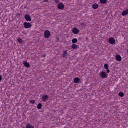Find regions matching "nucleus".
<instances>
[{
	"label": "nucleus",
	"mask_w": 128,
	"mask_h": 128,
	"mask_svg": "<svg viewBox=\"0 0 128 128\" xmlns=\"http://www.w3.org/2000/svg\"><path fill=\"white\" fill-rule=\"evenodd\" d=\"M44 36L45 38H48L50 36V32L48 30H46L44 32Z\"/></svg>",
	"instance_id": "1"
},
{
	"label": "nucleus",
	"mask_w": 128,
	"mask_h": 128,
	"mask_svg": "<svg viewBox=\"0 0 128 128\" xmlns=\"http://www.w3.org/2000/svg\"><path fill=\"white\" fill-rule=\"evenodd\" d=\"M108 42L110 44H116V40L112 38H109Z\"/></svg>",
	"instance_id": "2"
},
{
	"label": "nucleus",
	"mask_w": 128,
	"mask_h": 128,
	"mask_svg": "<svg viewBox=\"0 0 128 128\" xmlns=\"http://www.w3.org/2000/svg\"><path fill=\"white\" fill-rule=\"evenodd\" d=\"M72 32L74 34H78L80 33V30L76 28H74L72 29Z\"/></svg>",
	"instance_id": "3"
},
{
	"label": "nucleus",
	"mask_w": 128,
	"mask_h": 128,
	"mask_svg": "<svg viewBox=\"0 0 128 128\" xmlns=\"http://www.w3.org/2000/svg\"><path fill=\"white\" fill-rule=\"evenodd\" d=\"M24 24L26 28H32V24H30V22H24Z\"/></svg>",
	"instance_id": "4"
},
{
	"label": "nucleus",
	"mask_w": 128,
	"mask_h": 128,
	"mask_svg": "<svg viewBox=\"0 0 128 128\" xmlns=\"http://www.w3.org/2000/svg\"><path fill=\"white\" fill-rule=\"evenodd\" d=\"M42 98V102H46V100H48V94L43 95Z\"/></svg>",
	"instance_id": "5"
},
{
	"label": "nucleus",
	"mask_w": 128,
	"mask_h": 128,
	"mask_svg": "<svg viewBox=\"0 0 128 128\" xmlns=\"http://www.w3.org/2000/svg\"><path fill=\"white\" fill-rule=\"evenodd\" d=\"M24 18L27 20V22H30L32 20V18H30V16L28 14H26L24 16Z\"/></svg>",
	"instance_id": "6"
},
{
	"label": "nucleus",
	"mask_w": 128,
	"mask_h": 128,
	"mask_svg": "<svg viewBox=\"0 0 128 128\" xmlns=\"http://www.w3.org/2000/svg\"><path fill=\"white\" fill-rule=\"evenodd\" d=\"M58 8L59 10H63L64 8V4L62 3H60L58 4Z\"/></svg>",
	"instance_id": "7"
},
{
	"label": "nucleus",
	"mask_w": 128,
	"mask_h": 128,
	"mask_svg": "<svg viewBox=\"0 0 128 128\" xmlns=\"http://www.w3.org/2000/svg\"><path fill=\"white\" fill-rule=\"evenodd\" d=\"M100 77L102 78H106V72L102 71L101 72L100 74Z\"/></svg>",
	"instance_id": "8"
},
{
	"label": "nucleus",
	"mask_w": 128,
	"mask_h": 128,
	"mask_svg": "<svg viewBox=\"0 0 128 128\" xmlns=\"http://www.w3.org/2000/svg\"><path fill=\"white\" fill-rule=\"evenodd\" d=\"M80 78H74V84H78L80 82Z\"/></svg>",
	"instance_id": "9"
},
{
	"label": "nucleus",
	"mask_w": 128,
	"mask_h": 128,
	"mask_svg": "<svg viewBox=\"0 0 128 128\" xmlns=\"http://www.w3.org/2000/svg\"><path fill=\"white\" fill-rule=\"evenodd\" d=\"M116 60H118V62H120L122 60V57L120 56V55L117 54L116 56Z\"/></svg>",
	"instance_id": "10"
},
{
	"label": "nucleus",
	"mask_w": 128,
	"mask_h": 128,
	"mask_svg": "<svg viewBox=\"0 0 128 128\" xmlns=\"http://www.w3.org/2000/svg\"><path fill=\"white\" fill-rule=\"evenodd\" d=\"M126 14H128V9H126L122 12V16H126Z\"/></svg>",
	"instance_id": "11"
},
{
	"label": "nucleus",
	"mask_w": 128,
	"mask_h": 128,
	"mask_svg": "<svg viewBox=\"0 0 128 128\" xmlns=\"http://www.w3.org/2000/svg\"><path fill=\"white\" fill-rule=\"evenodd\" d=\"M92 6L94 10H96L98 8V4L94 3L92 4Z\"/></svg>",
	"instance_id": "12"
},
{
	"label": "nucleus",
	"mask_w": 128,
	"mask_h": 128,
	"mask_svg": "<svg viewBox=\"0 0 128 128\" xmlns=\"http://www.w3.org/2000/svg\"><path fill=\"white\" fill-rule=\"evenodd\" d=\"M68 54V50H65L63 52V53L62 54V56L63 58H66Z\"/></svg>",
	"instance_id": "13"
},
{
	"label": "nucleus",
	"mask_w": 128,
	"mask_h": 128,
	"mask_svg": "<svg viewBox=\"0 0 128 128\" xmlns=\"http://www.w3.org/2000/svg\"><path fill=\"white\" fill-rule=\"evenodd\" d=\"M71 48H72L73 50H76V48H78V46L74 44L71 46Z\"/></svg>",
	"instance_id": "14"
},
{
	"label": "nucleus",
	"mask_w": 128,
	"mask_h": 128,
	"mask_svg": "<svg viewBox=\"0 0 128 128\" xmlns=\"http://www.w3.org/2000/svg\"><path fill=\"white\" fill-rule=\"evenodd\" d=\"M23 64L26 68H28V66H30V64L26 62H23Z\"/></svg>",
	"instance_id": "15"
},
{
	"label": "nucleus",
	"mask_w": 128,
	"mask_h": 128,
	"mask_svg": "<svg viewBox=\"0 0 128 128\" xmlns=\"http://www.w3.org/2000/svg\"><path fill=\"white\" fill-rule=\"evenodd\" d=\"M17 42H18V44H22V42H23L22 39L20 38H18L17 39Z\"/></svg>",
	"instance_id": "16"
},
{
	"label": "nucleus",
	"mask_w": 128,
	"mask_h": 128,
	"mask_svg": "<svg viewBox=\"0 0 128 128\" xmlns=\"http://www.w3.org/2000/svg\"><path fill=\"white\" fill-rule=\"evenodd\" d=\"M100 4H106L108 2V0H100Z\"/></svg>",
	"instance_id": "17"
},
{
	"label": "nucleus",
	"mask_w": 128,
	"mask_h": 128,
	"mask_svg": "<svg viewBox=\"0 0 128 128\" xmlns=\"http://www.w3.org/2000/svg\"><path fill=\"white\" fill-rule=\"evenodd\" d=\"M42 106V104L39 103L37 106V108H38V110H41Z\"/></svg>",
	"instance_id": "18"
},
{
	"label": "nucleus",
	"mask_w": 128,
	"mask_h": 128,
	"mask_svg": "<svg viewBox=\"0 0 128 128\" xmlns=\"http://www.w3.org/2000/svg\"><path fill=\"white\" fill-rule=\"evenodd\" d=\"M72 42L73 44L78 42V39L76 38H73L72 40Z\"/></svg>",
	"instance_id": "19"
},
{
	"label": "nucleus",
	"mask_w": 128,
	"mask_h": 128,
	"mask_svg": "<svg viewBox=\"0 0 128 128\" xmlns=\"http://www.w3.org/2000/svg\"><path fill=\"white\" fill-rule=\"evenodd\" d=\"M118 96H119L122 98L124 96V94L123 92H120L118 93Z\"/></svg>",
	"instance_id": "20"
},
{
	"label": "nucleus",
	"mask_w": 128,
	"mask_h": 128,
	"mask_svg": "<svg viewBox=\"0 0 128 128\" xmlns=\"http://www.w3.org/2000/svg\"><path fill=\"white\" fill-rule=\"evenodd\" d=\"M26 128H32V126L30 124H28L26 126Z\"/></svg>",
	"instance_id": "21"
},
{
	"label": "nucleus",
	"mask_w": 128,
	"mask_h": 128,
	"mask_svg": "<svg viewBox=\"0 0 128 128\" xmlns=\"http://www.w3.org/2000/svg\"><path fill=\"white\" fill-rule=\"evenodd\" d=\"M104 68L105 69L108 68V64H104Z\"/></svg>",
	"instance_id": "22"
},
{
	"label": "nucleus",
	"mask_w": 128,
	"mask_h": 128,
	"mask_svg": "<svg viewBox=\"0 0 128 128\" xmlns=\"http://www.w3.org/2000/svg\"><path fill=\"white\" fill-rule=\"evenodd\" d=\"M20 14L18 13V14H16V18H20Z\"/></svg>",
	"instance_id": "23"
},
{
	"label": "nucleus",
	"mask_w": 128,
	"mask_h": 128,
	"mask_svg": "<svg viewBox=\"0 0 128 128\" xmlns=\"http://www.w3.org/2000/svg\"><path fill=\"white\" fill-rule=\"evenodd\" d=\"M106 70L107 74H110V69H108V68H107Z\"/></svg>",
	"instance_id": "24"
},
{
	"label": "nucleus",
	"mask_w": 128,
	"mask_h": 128,
	"mask_svg": "<svg viewBox=\"0 0 128 128\" xmlns=\"http://www.w3.org/2000/svg\"><path fill=\"white\" fill-rule=\"evenodd\" d=\"M56 39L57 40L56 42H58L60 40V38L58 37H56Z\"/></svg>",
	"instance_id": "25"
},
{
	"label": "nucleus",
	"mask_w": 128,
	"mask_h": 128,
	"mask_svg": "<svg viewBox=\"0 0 128 128\" xmlns=\"http://www.w3.org/2000/svg\"><path fill=\"white\" fill-rule=\"evenodd\" d=\"M86 42H88V38L86 37Z\"/></svg>",
	"instance_id": "26"
},
{
	"label": "nucleus",
	"mask_w": 128,
	"mask_h": 128,
	"mask_svg": "<svg viewBox=\"0 0 128 128\" xmlns=\"http://www.w3.org/2000/svg\"><path fill=\"white\" fill-rule=\"evenodd\" d=\"M81 26H84V22L81 23Z\"/></svg>",
	"instance_id": "27"
},
{
	"label": "nucleus",
	"mask_w": 128,
	"mask_h": 128,
	"mask_svg": "<svg viewBox=\"0 0 128 128\" xmlns=\"http://www.w3.org/2000/svg\"><path fill=\"white\" fill-rule=\"evenodd\" d=\"M44 0V2H48V0Z\"/></svg>",
	"instance_id": "28"
},
{
	"label": "nucleus",
	"mask_w": 128,
	"mask_h": 128,
	"mask_svg": "<svg viewBox=\"0 0 128 128\" xmlns=\"http://www.w3.org/2000/svg\"><path fill=\"white\" fill-rule=\"evenodd\" d=\"M36 102V100H32V104H34Z\"/></svg>",
	"instance_id": "29"
},
{
	"label": "nucleus",
	"mask_w": 128,
	"mask_h": 128,
	"mask_svg": "<svg viewBox=\"0 0 128 128\" xmlns=\"http://www.w3.org/2000/svg\"><path fill=\"white\" fill-rule=\"evenodd\" d=\"M2 81V76L0 75V82Z\"/></svg>",
	"instance_id": "30"
},
{
	"label": "nucleus",
	"mask_w": 128,
	"mask_h": 128,
	"mask_svg": "<svg viewBox=\"0 0 128 128\" xmlns=\"http://www.w3.org/2000/svg\"><path fill=\"white\" fill-rule=\"evenodd\" d=\"M44 58H46V54L43 56Z\"/></svg>",
	"instance_id": "31"
},
{
	"label": "nucleus",
	"mask_w": 128,
	"mask_h": 128,
	"mask_svg": "<svg viewBox=\"0 0 128 128\" xmlns=\"http://www.w3.org/2000/svg\"><path fill=\"white\" fill-rule=\"evenodd\" d=\"M30 102H31V104H32V100H30Z\"/></svg>",
	"instance_id": "32"
},
{
	"label": "nucleus",
	"mask_w": 128,
	"mask_h": 128,
	"mask_svg": "<svg viewBox=\"0 0 128 128\" xmlns=\"http://www.w3.org/2000/svg\"><path fill=\"white\" fill-rule=\"evenodd\" d=\"M127 52H128V50H126Z\"/></svg>",
	"instance_id": "33"
},
{
	"label": "nucleus",
	"mask_w": 128,
	"mask_h": 128,
	"mask_svg": "<svg viewBox=\"0 0 128 128\" xmlns=\"http://www.w3.org/2000/svg\"><path fill=\"white\" fill-rule=\"evenodd\" d=\"M32 128H34V126H32Z\"/></svg>",
	"instance_id": "34"
}]
</instances>
